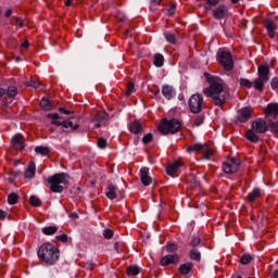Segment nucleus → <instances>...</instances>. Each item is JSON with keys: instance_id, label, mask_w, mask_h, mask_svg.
<instances>
[{"instance_id": "f257e3e1", "label": "nucleus", "mask_w": 278, "mask_h": 278, "mask_svg": "<svg viewBox=\"0 0 278 278\" xmlns=\"http://www.w3.org/2000/svg\"><path fill=\"white\" fill-rule=\"evenodd\" d=\"M204 75L210 84V87L203 90L205 97H210L214 105L223 108V105H225V101H227V98L229 97V93L225 89V83L223 79L218 77H212L210 74Z\"/></svg>"}, {"instance_id": "f03ea898", "label": "nucleus", "mask_w": 278, "mask_h": 278, "mask_svg": "<svg viewBox=\"0 0 278 278\" xmlns=\"http://www.w3.org/2000/svg\"><path fill=\"white\" fill-rule=\"evenodd\" d=\"M37 255L41 262H45L48 266H53L60 260V250L48 242L39 248Z\"/></svg>"}, {"instance_id": "7ed1b4c3", "label": "nucleus", "mask_w": 278, "mask_h": 278, "mask_svg": "<svg viewBox=\"0 0 278 278\" xmlns=\"http://www.w3.org/2000/svg\"><path fill=\"white\" fill-rule=\"evenodd\" d=\"M48 184L52 192H64V186L68 184V175L65 173L54 174L48 178Z\"/></svg>"}, {"instance_id": "20e7f679", "label": "nucleus", "mask_w": 278, "mask_h": 278, "mask_svg": "<svg viewBox=\"0 0 278 278\" xmlns=\"http://www.w3.org/2000/svg\"><path fill=\"white\" fill-rule=\"evenodd\" d=\"M181 129V123L178 119H163L159 125V131L161 134H177Z\"/></svg>"}, {"instance_id": "39448f33", "label": "nucleus", "mask_w": 278, "mask_h": 278, "mask_svg": "<svg viewBox=\"0 0 278 278\" xmlns=\"http://www.w3.org/2000/svg\"><path fill=\"white\" fill-rule=\"evenodd\" d=\"M257 73L258 77L254 80V88L262 92L264 90V84L268 81L270 70L268 68V65H261L258 66Z\"/></svg>"}, {"instance_id": "423d86ee", "label": "nucleus", "mask_w": 278, "mask_h": 278, "mask_svg": "<svg viewBox=\"0 0 278 278\" xmlns=\"http://www.w3.org/2000/svg\"><path fill=\"white\" fill-rule=\"evenodd\" d=\"M187 153H202L206 160L214 155V151L207 144L194 143L187 149Z\"/></svg>"}, {"instance_id": "0eeeda50", "label": "nucleus", "mask_w": 278, "mask_h": 278, "mask_svg": "<svg viewBox=\"0 0 278 278\" xmlns=\"http://www.w3.org/2000/svg\"><path fill=\"white\" fill-rule=\"evenodd\" d=\"M48 118H51L52 125H56V127L62 125L65 129H72L73 131L79 129V124H73L71 119L60 121L61 117L58 114H49Z\"/></svg>"}, {"instance_id": "6e6552de", "label": "nucleus", "mask_w": 278, "mask_h": 278, "mask_svg": "<svg viewBox=\"0 0 278 278\" xmlns=\"http://www.w3.org/2000/svg\"><path fill=\"white\" fill-rule=\"evenodd\" d=\"M217 56L219 64L225 71H233V58L229 51H219Z\"/></svg>"}, {"instance_id": "1a4fd4ad", "label": "nucleus", "mask_w": 278, "mask_h": 278, "mask_svg": "<svg viewBox=\"0 0 278 278\" xmlns=\"http://www.w3.org/2000/svg\"><path fill=\"white\" fill-rule=\"evenodd\" d=\"M189 108L192 112V114H199L203 108V96L199 93H194L189 99Z\"/></svg>"}, {"instance_id": "9d476101", "label": "nucleus", "mask_w": 278, "mask_h": 278, "mask_svg": "<svg viewBox=\"0 0 278 278\" xmlns=\"http://www.w3.org/2000/svg\"><path fill=\"white\" fill-rule=\"evenodd\" d=\"M251 116H253V109L245 106L238 111L236 124L242 125L243 123H247Z\"/></svg>"}, {"instance_id": "9b49d317", "label": "nucleus", "mask_w": 278, "mask_h": 278, "mask_svg": "<svg viewBox=\"0 0 278 278\" xmlns=\"http://www.w3.org/2000/svg\"><path fill=\"white\" fill-rule=\"evenodd\" d=\"M239 167H240V161H238V159L236 157H232L223 164V170L227 175H231L232 173H236V170H238Z\"/></svg>"}, {"instance_id": "f8f14e48", "label": "nucleus", "mask_w": 278, "mask_h": 278, "mask_svg": "<svg viewBox=\"0 0 278 278\" xmlns=\"http://www.w3.org/2000/svg\"><path fill=\"white\" fill-rule=\"evenodd\" d=\"M251 127L256 134H266V131H268V126L264 119H256L252 122Z\"/></svg>"}, {"instance_id": "ddd939ff", "label": "nucleus", "mask_w": 278, "mask_h": 278, "mask_svg": "<svg viewBox=\"0 0 278 278\" xmlns=\"http://www.w3.org/2000/svg\"><path fill=\"white\" fill-rule=\"evenodd\" d=\"M11 144L16 151H23L25 149V138H23V135L17 134L12 138Z\"/></svg>"}, {"instance_id": "4468645a", "label": "nucleus", "mask_w": 278, "mask_h": 278, "mask_svg": "<svg viewBox=\"0 0 278 278\" xmlns=\"http://www.w3.org/2000/svg\"><path fill=\"white\" fill-rule=\"evenodd\" d=\"M180 257L178 254L165 255L161 258V266H169V264H178Z\"/></svg>"}, {"instance_id": "2eb2a0df", "label": "nucleus", "mask_w": 278, "mask_h": 278, "mask_svg": "<svg viewBox=\"0 0 278 278\" xmlns=\"http://www.w3.org/2000/svg\"><path fill=\"white\" fill-rule=\"evenodd\" d=\"M140 180L143 186H151V184H153V178L149 175L148 167H142L140 169Z\"/></svg>"}, {"instance_id": "dca6fc26", "label": "nucleus", "mask_w": 278, "mask_h": 278, "mask_svg": "<svg viewBox=\"0 0 278 278\" xmlns=\"http://www.w3.org/2000/svg\"><path fill=\"white\" fill-rule=\"evenodd\" d=\"M228 12H229V9H227V5L222 4L215 10H213V16L217 21H220V18H225V16H227Z\"/></svg>"}, {"instance_id": "f3484780", "label": "nucleus", "mask_w": 278, "mask_h": 278, "mask_svg": "<svg viewBox=\"0 0 278 278\" xmlns=\"http://www.w3.org/2000/svg\"><path fill=\"white\" fill-rule=\"evenodd\" d=\"M162 94L167 99V101H170V99H174V97L177 94V91L173 86L164 85L162 87Z\"/></svg>"}, {"instance_id": "a211bd4d", "label": "nucleus", "mask_w": 278, "mask_h": 278, "mask_svg": "<svg viewBox=\"0 0 278 278\" xmlns=\"http://www.w3.org/2000/svg\"><path fill=\"white\" fill-rule=\"evenodd\" d=\"M106 119H108V113H105L104 111H101L92 118V123H96L94 127L98 129L99 127H101V121H106Z\"/></svg>"}, {"instance_id": "6ab92c4d", "label": "nucleus", "mask_w": 278, "mask_h": 278, "mask_svg": "<svg viewBox=\"0 0 278 278\" xmlns=\"http://www.w3.org/2000/svg\"><path fill=\"white\" fill-rule=\"evenodd\" d=\"M26 179H34L36 177V163L31 162L28 164L27 169L24 173Z\"/></svg>"}, {"instance_id": "aec40b11", "label": "nucleus", "mask_w": 278, "mask_h": 278, "mask_svg": "<svg viewBox=\"0 0 278 278\" xmlns=\"http://www.w3.org/2000/svg\"><path fill=\"white\" fill-rule=\"evenodd\" d=\"M265 29L267 30L269 38H275V29H277V25H275L273 21H265Z\"/></svg>"}, {"instance_id": "412c9836", "label": "nucleus", "mask_w": 278, "mask_h": 278, "mask_svg": "<svg viewBox=\"0 0 278 278\" xmlns=\"http://www.w3.org/2000/svg\"><path fill=\"white\" fill-rule=\"evenodd\" d=\"M179 168H181V162L180 161H176L175 163H173L169 166H167L166 173H167V175L173 177V175H175V173H177L179 170Z\"/></svg>"}, {"instance_id": "4be33fe9", "label": "nucleus", "mask_w": 278, "mask_h": 278, "mask_svg": "<svg viewBox=\"0 0 278 278\" xmlns=\"http://www.w3.org/2000/svg\"><path fill=\"white\" fill-rule=\"evenodd\" d=\"M117 192H118V188H116L113 185H109L108 186V190H106V197L111 200L114 201V199H116L117 197Z\"/></svg>"}, {"instance_id": "5701e85b", "label": "nucleus", "mask_w": 278, "mask_h": 278, "mask_svg": "<svg viewBox=\"0 0 278 278\" xmlns=\"http://www.w3.org/2000/svg\"><path fill=\"white\" fill-rule=\"evenodd\" d=\"M190 260L193 262H201V252L197 248H192L189 252Z\"/></svg>"}, {"instance_id": "b1692460", "label": "nucleus", "mask_w": 278, "mask_h": 278, "mask_svg": "<svg viewBox=\"0 0 278 278\" xmlns=\"http://www.w3.org/2000/svg\"><path fill=\"white\" fill-rule=\"evenodd\" d=\"M260 197H262V190L256 188L249 193L248 201L249 203H253V201H256V199H260Z\"/></svg>"}, {"instance_id": "393cba45", "label": "nucleus", "mask_w": 278, "mask_h": 278, "mask_svg": "<svg viewBox=\"0 0 278 278\" xmlns=\"http://www.w3.org/2000/svg\"><path fill=\"white\" fill-rule=\"evenodd\" d=\"M267 116H277L278 115V104H268L266 108Z\"/></svg>"}, {"instance_id": "a878e982", "label": "nucleus", "mask_w": 278, "mask_h": 278, "mask_svg": "<svg viewBox=\"0 0 278 278\" xmlns=\"http://www.w3.org/2000/svg\"><path fill=\"white\" fill-rule=\"evenodd\" d=\"M245 137L250 142H258L260 137L257 136V132L253 130V128L249 129L245 134Z\"/></svg>"}, {"instance_id": "bb28decb", "label": "nucleus", "mask_w": 278, "mask_h": 278, "mask_svg": "<svg viewBox=\"0 0 278 278\" xmlns=\"http://www.w3.org/2000/svg\"><path fill=\"white\" fill-rule=\"evenodd\" d=\"M193 267H194V265L192 263H185L179 266V273L181 275H188L190 273V270H192Z\"/></svg>"}, {"instance_id": "cd10ccee", "label": "nucleus", "mask_w": 278, "mask_h": 278, "mask_svg": "<svg viewBox=\"0 0 278 278\" xmlns=\"http://www.w3.org/2000/svg\"><path fill=\"white\" fill-rule=\"evenodd\" d=\"M129 131H131V134H140V131H142V125L135 121L129 125Z\"/></svg>"}, {"instance_id": "c85d7f7f", "label": "nucleus", "mask_w": 278, "mask_h": 278, "mask_svg": "<svg viewBox=\"0 0 278 278\" xmlns=\"http://www.w3.org/2000/svg\"><path fill=\"white\" fill-rule=\"evenodd\" d=\"M42 233L45 236H53V233H56L58 232V227L55 226H48V227H43L41 229Z\"/></svg>"}, {"instance_id": "c756f323", "label": "nucleus", "mask_w": 278, "mask_h": 278, "mask_svg": "<svg viewBox=\"0 0 278 278\" xmlns=\"http://www.w3.org/2000/svg\"><path fill=\"white\" fill-rule=\"evenodd\" d=\"M126 273L129 277H136V275H140V268L138 266H129Z\"/></svg>"}, {"instance_id": "7c9ffc66", "label": "nucleus", "mask_w": 278, "mask_h": 278, "mask_svg": "<svg viewBox=\"0 0 278 278\" xmlns=\"http://www.w3.org/2000/svg\"><path fill=\"white\" fill-rule=\"evenodd\" d=\"M164 36L167 42H169L170 45H177V37H175V34L165 33Z\"/></svg>"}, {"instance_id": "2f4dec72", "label": "nucleus", "mask_w": 278, "mask_h": 278, "mask_svg": "<svg viewBox=\"0 0 278 278\" xmlns=\"http://www.w3.org/2000/svg\"><path fill=\"white\" fill-rule=\"evenodd\" d=\"M154 65H156L157 68L164 66V56L162 54L154 55Z\"/></svg>"}, {"instance_id": "473e14b6", "label": "nucleus", "mask_w": 278, "mask_h": 278, "mask_svg": "<svg viewBox=\"0 0 278 278\" xmlns=\"http://www.w3.org/2000/svg\"><path fill=\"white\" fill-rule=\"evenodd\" d=\"M35 152H37L39 155H49L50 150L47 147L38 146L35 148Z\"/></svg>"}, {"instance_id": "72a5a7b5", "label": "nucleus", "mask_w": 278, "mask_h": 278, "mask_svg": "<svg viewBox=\"0 0 278 278\" xmlns=\"http://www.w3.org/2000/svg\"><path fill=\"white\" fill-rule=\"evenodd\" d=\"M241 264L247 265L253 262V256L251 254H243L240 258Z\"/></svg>"}, {"instance_id": "f704fd0d", "label": "nucleus", "mask_w": 278, "mask_h": 278, "mask_svg": "<svg viewBox=\"0 0 278 278\" xmlns=\"http://www.w3.org/2000/svg\"><path fill=\"white\" fill-rule=\"evenodd\" d=\"M29 203L33 207H40V205H42V202L36 195L30 197Z\"/></svg>"}, {"instance_id": "c9c22d12", "label": "nucleus", "mask_w": 278, "mask_h": 278, "mask_svg": "<svg viewBox=\"0 0 278 278\" xmlns=\"http://www.w3.org/2000/svg\"><path fill=\"white\" fill-rule=\"evenodd\" d=\"M239 84L243 88H253V83L251 80L247 79V78H240Z\"/></svg>"}, {"instance_id": "e433bc0d", "label": "nucleus", "mask_w": 278, "mask_h": 278, "mask_svg": "<svg viewBox=\"0 0 278 278\" xmlns=\"http://www.w3.org/2000/svg\"><path fill=\"white\" fill-rule=\"evenodd\" d=\"M269 129H270L271 134H274V136H276V138H278V122H271L269 124Z\"/></svg>"}, {"instance_id": "4c0bfd02", "label": "nucleus", "mask_w": 278, "mask_h": 278, "mask_svg": "<svg viewBox=\"0 0 278 278\" xmlns=\"http://www.w3.org/2000/svg\"><path fill=\"white\" fill-rule=\"evenodd\" d=\"M7 94H8V97H10L11 99H14V97H16V94H17V89H16V87L10 86V87L8 88V90H7Z\"/></svg>"}, {"instance_id": "58836bf2", "label": "nucleus", "mask_w": 278, "mask_h": 278, "mask_svg": "<svg viewBox=\"0 0 278 278\" xmlns=\"http://www.w3.org/2000/svg\"><path fill=\"white\" fill-rule=\"evenodd\" d=\"M40 108H42V110H46L47 112H49V110H51V103L49 102L48 99H42L40 101Z\"/></svg>"}, {"instance_id": "ea45409f", "label": "nucleus", "mask_w": 278, "mask_h": 278, "mask_svg": "<svg viewBox=\"0 0 278 278\" xmlns=\"http://www.w3.org/2000/svg\"><path fill=\"white\" fill-rule=\"evenodd\" d=\"M18 201V195L16 193H11L8 197V203L10 205H15V203Z\"/></svg>"}, {"instance_id": "a19ab883", "label": "nucleus", "mask_w": 278, "mask_h": 278, "mask_svg": "<svg viewBox=\"0 0 278 278\" xmlns=\"http://www.w3.org/2000/svg\"><path fill=\"white\" fill-rule=\"evenodd\" d=\"M200 244H201V238L192 237L190 241V247H192V249H197Z\"/></svg>"}, {"instance_id": "79ce46f5", "label": "nucleus", "mask_w": 278, "mask_h": 278, "mask_svg": "<svg viewBox=\"0 0 278 278\" xmlns=\"http://www.w3.org/2000/svg\"><path fill=\"white\" fill-rule=\"evenodd\" d=\"M143 144H149V142H153V135L152 134H147L142 138Z\"/></svg>"}, {"instance_id": "37998d69", "label": "nucleus", "mask_w": 278, "mask_h": 278, "mask_svg": "<svg viewBox=\"0 0 278 278\" xmlns=\"http://www.w3.org/2000/svg\"><path fill=\"white\" fill-rule=\"evenodd\" d=\"M135 88L136 86L134 85V83L127 84V91H126L127 97H131V93L134 92Z\"/></svg>"}, {"instance_id": "c03bdc74", "label": "nucleus", "mask_w": 278, "mask_h": 278, "mask_svg": "<svg viewBox=\"0 0 278 278\" xmlns=\"http://www.w3.org/2000/svg\"><path fill=\"white\" fill-rule=\"evenodd\" d=\"M97 144L99 149H105V147H108V140L99 138Z\"/></svg>"}, {"instance_id": "a18cd8bd", "label": "nucleus", "mask_w": 278, "mask_h": 278, "mask_svg": "<svg viewBox=\"0 0 278 278\" xmlns=\"http://www.w3.org/2000/svg\"><path fill=\"white\" fill-rule=\"evenodd\" d=\"M103 236H104V238L106 240H110V239H112L114 237V232L112 230H110V229H105L103 231Z\"/></svg>"}, {"instance_id": "49530a36", "label": "nucleus", "mask_w": 278, "mask_h": 278, "mask_svg": "<svg viewBox=\"0 0 278 278\" xmlns=\"http://www.w3.org/2000/svg\"><path fill=\"white\" fill-rule=\"evenodd\" d=\"M166 249L169 253H173L174 251H177V244L175 243H167Z\"/></svg>"}, {"instance_id": "de8ad7c7", "label": "nucleus", "mask_w": 278, "mask_h": 278, "mask_svg": "<svg viewBox=\"0 0 278 278\" xmlns=\"http://www.w3.org/2000/svg\"><path fill=\"white\" fill-rule=\"evenodd\" d=\"M177 10V7L175 4H172L170 8L167 9V16H173Z\"/></svg>"}, {"instance_id": "09e8293b", "label": "nucleus", "mask_w": 278, "mask_h": 278, "mask_svg": "<svg viewBox=\"0 0 278 278\" xmlns=\"http://www.w3.org/2000/svg\"><path fill=\"white\" fill-rule=\"evenodd\" d=\"M195 127H200V125H203V116H198L193 121Z\"/></svg>"}, {"instance_id": "8fccbe9b", "label": "nucleus", "mask_w": 278, "mask_h": 278, "mask_svg": "<svg viewBox=\"0 0 278 278\" xmlns=\"http://www.w3.org/2000/svg\"><path fill=\"white\" fill-rule=\"evenodd\" d=\"M55 238L60 242H67L68 241V236L67 235H60V236H56Z\"/></svg>"}, {"instance_id": "3c124183", "label": "nucleus", "mask_w": 278, "mask_h": 278, "mask_svg": "<svg viewBox=\"0 0 278 278\" xmlns=\"http://www.w3.org/2000/svg\"><path fill=\"white\" fill-rule=\"evenodd\" d=\"M26 86H31L33 88H40V81H27Z\"/></svg>"}, {"instance_id": "603ef678", "label": "nucleus", "mask_w": 278, "mask_h": 278, "mask_svg": "<svg viewBox=\"0 0 278 278\" xmlns=\"http://www.w3.org/2000/svg\"><path fill=\"white\" fill-rule=\"evenodd\" d=\"M270 86L274 90L278 88V78H273L270 81Z\"/></svg>"}, {"instance_id": "864d4df0", "label": "nucleus", "mask_w": 278, "mask_h": 278, "mask_svg": "<svg viewBox=\"0 0 278 278\" xmlns=\"http://www.w3.org/2000/svg\"><path fill=\"white\" fill-rule=\"evenodd\" d=\"M59 112H62V114H65L66 116H68V114H73V111L66 110L65 108H60Z\"/></svg>"}, {"instance_id": "5fc2aeb1", "label": "nucleus", "mask_w": 278, "mask_h": 278, "mask_svg": "<svg viewBox=\"0 0 278 278\" xmlns=\"http://www.w3.org/2000/svg\"><path fill=\"white\" fill-rule=\"evenodd\" d=\"M218 3H220V0H208V5H218Z\"/></svg>"}, {"instance_id": "6e6d98bb", "label": "nucleus", "mask_w": 278, "mask_h": 278, "mask_svg": "<svg viewBox=\"0 0 278 278\" xmlns=\"http://www.w3.org/2000/svg\"><path fill=\"white\" fill-rule=\"evenodd\" d=\"M5 216H8V213H5L3 210H0V220H5Z\"/></svg>"}, {"instance_id": "4d7b16f0", "label": "nucleus", "mask_w": 278, "mask_h": 278, "mask_svg": "<svg viewBox=\"0 0 278 278\" xmlns=\"http://www.w3.org/2000/svg\"><path fill=\"white\" fill-rule=\"evenodd\" d=\"M22 49H28L29 48V41L25 40L22 45H21Z\"/></svg>"}, {"instance_id": "13d9d810", "label": "nucleus", "mask_w": 278, "mask_h": 278, "mask_svg": "<svg viewBox=\"0 0 278 278\" xmlns=\"http://www.w3.org/2000/svg\"><path fill=\"white\" fill-rule=\"evenodd\" d=\"M4 15L7 16V18H10V16H12V9H8Z\"/></svg>"}, {"instance_id": "bf43d9fd", "label": "nucleus", "mask_w": 278, "mask_h": 278, "mask_svg": "<svg viewBox=\"0 0 278 278\" xmlns=\"http://www.w3.org/2000/svg\"><path fill=\"white\" fill-rule=\"evenodd\" d=\"M3 94H5V89L0 88V101L3 99Z\"/></svg>"}, {"instance_id": "052dcab7", "label": "nucleus", "mask_w": 278, "mask_h": 278, "mask_svg": "<svg viewBox=\"0 0 278 278\" xmlns=\"http://www.w3.org/2000/svg\"><path fill=\"white\" fill-rule=\"evenodd\" d=\"M65 5L71 7V5H75V3H73L72 0H66Z\"/></svg>"}, {"instance_id": "680f3d73", "label": "nucleus", "mask_w": 278, "mask_h": 278, "mask_svg": "<svg viewBox=\"0 0 278 278\" xmlns=\"http://www.w3.org/2000/svg\"><path fill=\"white\" fill-rule=\"evenodd\" d=\"M70 218H78L77 213H72V214H70Z\"/></svg>"}, {"instance_id": "e2e57ef3", "label": "nucleus", "mask_w": 278, "mask_h": 278, "mask_svg": "<svg viewBox=\"0 0 278 278\" xmlns=\"http://www.w3.org/2000/svg\"><path fill=\"white\" fill-rule=\"evenodd\" d=\"M162 0H152V2L154 3V5H160Z\"/></svg>"}, {"instance_id": "0e129e2a", "label": "nucleus", "mask_w": 278, "mask_h": 278, "mask_svg": "<svg viewBox=\"0 0 278 278\" xmlns=\"http://www.w3.org/2000/svg\"><path fill=\"white\" fill-rule=\"evenodd\" d=\"M274 277H275V278H278V269H276V270L274 271Z\"/></svg>"}, {"instance_id": "69168bd1", "label": "nucleus", "mask_w": 278, "mask_h": 278, "mask_svg": "<svg viewBox=\"0 0 278 278\" xmlns=\"http://www.w3.org/2000/svg\"><path fill=\"white\" fill-rule=\"evenodd\" d=\"M18 27H23V22L18 20Z\"/></svg>"}, {"instance_id": "338daca9", "label": "nucleus", "mask_w": 278, "mask_h": 278, "mask_svg": "<svg viewBox=\"0 0 278 278\" xmlns=\"http://www.w3.org/2000/svg\"><path fill=\"white\" fill-rule=\"evenodd\" d=\"M231 3H238V0H231Z\"/></svg>"}, {"instance_id": "774afa93", "label": "nucleus", "mask_w": 278, "mask_h": 278, "mask_svg": "<svg viewBox=\"0 0 278 278\" xmlns=\"http://www.w3.org/2000/svg\"><path fill=\"white\" fill-rule=\"evenodd\" d=\"M115 249H118V243H115Z\"/></svg>"}]
</instances>
